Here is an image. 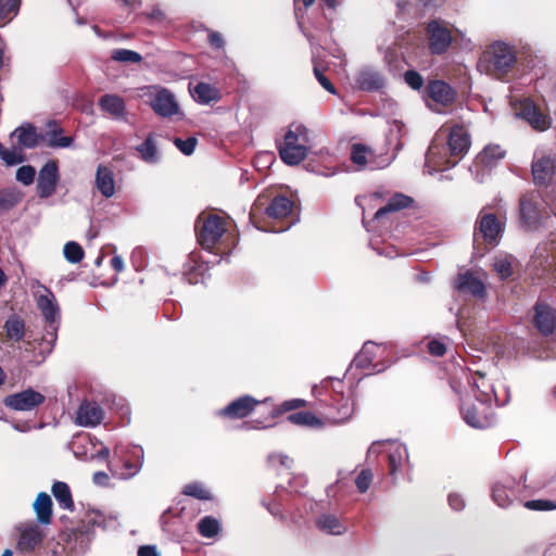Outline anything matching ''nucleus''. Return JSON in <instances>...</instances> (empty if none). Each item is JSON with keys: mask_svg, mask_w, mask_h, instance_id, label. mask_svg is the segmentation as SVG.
I'll use <instances>...</instances> for the list:
<instances>
[{"mask_svg": "<svg viewBox=\"0 0 556 556\" xmlns=\"http://www.w3.org/2000/svg\"><path fill=\"white\" fill-rule=\"evenodd\" d=\"M470 147V136L463 125L451 127L447 141L437 137L426 153L425 170L432 175L455 166Z\"/></svg>", "mask_w": 556, "mask_h": 556, "instance_id": "1", "label": "nucleus"}, {"mask_svg": "<svg viewBox=\"0 0 556 556\" xmlns=\"http://www.w3.org/2000/svg\"><path fill=\"white\" fill-rule=\"evenodd\" d=\"M311 149V130L302 124H292L278 146L279 156L290 166L299 165Z\"/></svg>", "mask_w": 556, "mask_h": 556, "instance_id": "2", "label": "nucleus"}, {"mask_svg": "<svg viewBox=\"0 0 556 556\" xmlns=\"http://www.w3.org/2000/svg\"><path fill=\"white\" fill-rule=\"evenodd\" d=\"M41 288L45 290V294L37 296V306L47 324L46 336L42 340L52 345L56 340V332L60 326V306L52 291L45 286H41Z\"/></svg>", "mask_w": 556, "mask_h": 556, "instance_id": "3", "label": "nucleus"}, {"mask_svg": "<svg viewBox=\"0 0 556 556\" xmlns=\"http://www.w3.org/2000/svg\"><path fill=\"white\" fill-rule=\"evenodd\" d=\"M510 104L516 117L528 122L533 129L546 130L551 126L548 116L543 114L529 98L510 96Z\"/></svg>", "mask_w": 556, "mask_h": 556, "instance_id": "4", "label": "nucleus"}, {"mask_svg": "<svg viewBox=\"0 0 556 556\" xmlns=\"http://www.w3.org/2000/svg\"><path fill=\"white\" fill-rule=\"evenodd\" d=\"M426 33L431 54L441 55L445 53L453 42L450 25L443 20H431L427 24Z\"/></svg>", "mask_w": 556, "mask_h": 556, "instance_id": "5", "label": "nucleus"}, {"mask_svg": "<svg viewBox=\"0 0 556 556\" xmlns=\"http://www.w3.org/2000/svg\"><path fill=\"white\" fill-rule=\"evenodd\" d=\"M533 324L545 337L556 330V301L539 298L533 306Z\"/></svg>", "mask_w": 556, "mask_h": 556, "instance_id": "6", "label": "nucleus"}, {"mask_svg": "<svg viewBox=\"0 0 556 556\" xmlns=\"http://www.w3.org/2000/svg\"><path fill=\"white\" fill-rule=\"evenodd\" d=\"M197 220L195 229L199 243L204 249H212L226 231L223 219L217 215H208L202 220Z\"/></svg>", "mask_w": 556, "mask_h": 556, "instance_id": "7", "label": "nucleus"}, {"mask_svg": "<svg viewBox=\"0 0 556 556\" xmlns=\"http://www.w3.org/2000/svg\"><path fill=\"white\" fill-rule=\"evenodd\" d=\"M489 63H492L496 78L502 79L516 63L514 49L503 41H496L489 46Z\"/></svg>", "mask_w": 556, "mask_h": 556, "instance_id": "8", "label": "nucleus"}, {"mask_svg": "<svg viewBox=\"0 0 556 556\" xmlns=\"http://www.w3.org/2000/svg\"><path fill=\"white\" fill-rule=\"evenodd\" d=\"M60 180L56 161H48L39 170L37 178V194L40 199L52 197Z\"/></svg>", "mask_w": 556, "mask_h": 556, "instance_id": "9", "label": "nucleus"}, {"mask_svg": "<svg viewBox=\"0 0 556 556\" xmlns=\"http://www.w3.org/2000/svg\"><path fill=\"white\" fill-rule=\"evenodd\" d=\"M45 400L43 394L28 388L22 392L8 395L4 397L3 404L13 410L28 412L43 404Z\"/></svg>", "mask_w": 556, "mask_h": 556, "instance_id": "10", "label": "nucleus"}, {"mask_svg": "<svg viewBox=\"0 0 556 556\" xmlns=\"http://www.w3.org/2000/svg\"><path fill=\"white\" fill-rule=\"evenodd\" d=\"M18 532L17 549L22 553L35 551L43 540V531L35 521L23 522L16 527Z\"/></svg>", "mask_w": 556, "mask_h": 556, "instance_id": "11", "label": "nucleus"}, {"mask_svg": "<svg viewBox=\"0 0 556 556\" xmlns=\"http://www.w3.org/2000/svg\"><path fill=\"white\" fill-rule=\"evenodd\" d=\"M354 83L357 89L366 92H375L381 90L386 85L384 75L372 66L361 67L355 76Z\"/></svg>", "mask_w": 556, "mask_h": 556, "instance_id": "12", "label": "nucleus"}, {"mask_svg": "<svg viewBox=\"0 0 556 556\" xmlns=\"http://www.w3.org/2000/svg\"><path fill=\"white\" fill-rule=\"evenodd\" d=\"M556 174V159L551 155L534 156L532 162L533 181L538 186H547Z\"/></svg>", "mask_w": 556, "mask_h": 556, "instance_id": "13", "label": "nucleus"}, {"mask_svg": "<svg viewBox=\"0 0 556 556\" xmlns=\"http://www.w3.org/2000/svg\"><path fill=\"white\" fill-rule=\"evenodd\" d=\"M152 110L162 117H172L179 112L175 96L167 89H159L150 99Z\"/></svg>", "mask_w": 556, "mask_h": 556, "instance_id": "14", "label": "nucleus"}, {"mask_svg": "<svg viewBox=\"0 0 556 556\" xmlns=\"http://www.w3.org/2000/svg\"><path fill=\"white\" fill-rule=\"evenodd\" d=\"M426 94L437 104L447 106L456 99V91L443 80H430L426 87Z\"/></svg>", "mask_w": 556, "mask_h": 556, "instance_id": "15", "label": "nucleus"}, {"mask_svg": "<svg viewBox=\"0 0 556 556\" xmlns=\"http://www.w3.org/2000/svg\"><path fill=\"white\" fill-rule=\"evenodd\" d=\"M258 404V401L253 399L250 395H243L231 403H229L226 407L218 412V415L228 417L231 419H239L247 417L250 413H252L255 406Z\"/></svg>", "mask_w": 556, "mask_h": 556, "instance_id": "16", "label": "nucleus"}, {"mask_svg": "<svg viewBox=\"0 0 556 556\" xmlns=\"http://www.w3.org/2000/svg\"><path fill=\"white\" fill-rule=\"evenodd\" d=\"M104 418L103 409L94 402H84L76 414V424L81 427H94Z\"/></svg>", "mask_w": 556, "mask_h": 556, "instance_id": "17", "label": "nucleus"}, {"mask_svg": "<svg viewBox=\"0 0 556 556\" xmlns=\"http://www.w3.org/2000/svg\"><path fill=\"white\" fill-rule=\"evenodd\" d=\"M455 290L463 293H470L473 296H483L484 283L470 270L458 274L454 280Z\"/></svg>", "mask_w": 556, "mask_h": 556, "instance_id": "18", "label": "nucleus"}, {"mask_svg": "<svg viewBox=\"0 0 556 556\" xmlns=\"http://www.w3.org/2000/svg\"><path fill=\"white\" fill-rule=\"evenodd\" d=\"M100 109L117 121H127L126 104L122 97L112 93L103 94L98 102Z\"/></svg>", "mask_w": 556, "mask_h": 556, "instance_id": "19", "label": "nucleus"}, {"mask_svg": "<svg viewBox=\"0 0 556 556\" xmlns=\"http://www.w3.org/2000/svg\"><path fill=\"white\" fill-rule=\"evenodd\" d=\"M486 210L482 207L478 215L477 227L473 232V258H482L486 252Z\"/></svg>", "mask_w": 556, "mask_h": 556, "instance_id": "20", "label": "nucleus"}, {"mask_svg": "<svg viewBox=\"0 0 556 556\" xmlns=\"http://www.w3.org/2000/svg\"><path fill=\"white\" fill-rule=\"evenodd\" d=\"M96 188L106 199L112 198L115 193V180L113 170L100 164L96 172Z\"/></svg>", "mask_w": 556, "mask_h": 556, "instance_id": "21", "label": "nucleus"}, {"mask_svg": "<svg viewBox=\"0 0 556 556\" xmlns=\"http://www.w3.org/2000/svg\"><path fill=\"white\" fill-rule=\"evenodd\" d=\"M389 473L396 477L404 462L408 459V452L405 445L388 442Z\"/></svg>", "mask_w": 556, "mask_h": 556, "instance_id": "22", "label": "nucleus"}, {"mask_svg": "<svg viewBox=\"0 0 556 556\" xmlns=\"http://www.w3.org/2000/svg\"><path fill=\"white\" fill-rule=\"evenodd\" d=\"M511 339L507 334L489 337V353H493L495 364L504 358L513 356Z\"/></svg>", "mask_w": 556, "mask_h": 556, "instance_id": "23", "label": "nucleus"}, {"mask_svg": "<svg viewBox=\"0 0 556 556\" xmlns=\"http://www.w3.org/2000/svg\"><path fill=\"white\" fill-rule=\"evenodd\" d=\"M413 203V199L403 193H395L388 203L380 207L374 216L375 220H378L389 213L396 212L406 207H409Z\"/></svg>", "mask_w": 556, "mask_h": 556, "instance_id": "24", "label": "nucleus"}, {"mask_svg": "<svg viewBox=\"0 0 556 556\" xmlns=\"http://www.w3.org/2000/svg\"><path fill=\"white\" fill-rule=\"evenodd\" d=\"M12 135L17 137V142L22 148L34 149L39 144L40 136L31 124L17 127Z\"/></svg>", "mask_w": 556, "mask_h": 556, "instance_id": "25", "label": "nucleus"}, {"mask_svg": "<svg viewBox=\"0 0 556 556\" xmlns=\"http://www.w3.org/2000/svg\"><path fill=\"white\" fill-rule=\"evenodd\" d=\"M140 159L148 164H156L160 161V153L153 134L147 136L144 141L136 147Z\"/></svg>", "mask_w": 556, "mask_h": 556, "instance_id": "26", "label": "nucleus"}, {"mask_svg": "<svg viewBox=\"0 0 556 556\" xmlns=\"http://www.w3.org/2000/svg\"><path fill=\"white\" fill-rule=\"evenodd\" d=\"M517 260L511 254L502 253L494 257L493 269L502 280L510 278Z\"/></svg>", "mask_w": 556, "mask_h": 556, "instance_id": "27", "label": "nucleus"}, {"mask_svg": "<svg viewBox=\"0 0 556 556\" xmlns=\"http://www.w3.org/2000/svg\"><path fill=\"white\" fill-rule=\"evenodd\" d=\"M34 509L40 523L48 525L51 522L52 501L50 495L45 492L39 493L34 503Z\"/></svg>", "mask_w": 556, "mask_h": 556, "instance_id": "28", "label": "nucleus"}, {"mask_svg": "<svg viewBox=\"0 0 556 556\" xmlns=\"http://www.w3.org/2000/svg\"><path fill=\"white\" fill-rule=\"evenodd\" d=\"M293 207L292 201L285 197L278 195L274 198L266 208V214L273 218H283L288 216Z\"/></svg>", "mask_w": 556, "mask_h": 556, "instance_id": "29", "label": "nucleus"}, {"mask_svg": "<svg viewBox=\"0 0 556 556\" xmlns=\"http://www.w3.org/2000/svg\"><path fill=\"white\" fill-rule=\"evenodd\" d=\"M316 527L332 535H340L345 532V526L332 514H324L316 519Z\"/></svg>", "mask_w": 556, "mask_h": 556, "instance_id": "30", "label": "nucleus"}, {"mask_svg": "<svg viewBox=\"0 0 556 556\" xmlns=\"http://www.w3.org/2000/svg\"><path fill=\"white\" fill-rule=\"evenodd\" d=\"M3 328L7 337L14 342H20L25 336V321L16 314L7 318Z\"/></svg>", "mask_w": 556, "mask_h": 556, "instance_id": "31", "label": "nucleus"}, {"mask_svg": "<svg viewBox=\"0 0 556 556\" xmlns=\"http://www.w3.org/2000/svg\"><path fill=\"white\" fill-rule=\"evenodd\" d=\"M520 219L529 229L534 228L539 222V214L535 204L527 197L520 199Z\"/></svg>", "mask_w": 556, "mask_h": 556, "instance_id": "32", "label": "nucleus"}, {"mask_svg": "<svg viewBox=\"0 0 556 556\" xmlns=\"http://www.w3.org/2000/svg\"><path fill=\"white\" fill-rule=\"evenodd\" d=\"M49 131L48 146L51 148H68L72 146L74 139L72 137L62 136L63 129L55 121L48 123Z\"/></svg>", "mask_w": 556, "mask_h": 556, "instance_id": "33", "label": "nucleus"}, {"mask_svg": "<svg viewBox=\"0 0 556 556\" xmlns=\"http://www.w3.org/2000/svg\"><path fill=\"white\" fill-rule=\"evenodd\" d=\"M506 218L489 213V247H496L505 231Z\"/></svg>", "mask_w": 556, "mask_h": 556, "instance_id": "34", "label": "nucleus"}, {"mask_svg": "<svg viewBox=\"0 0 556 556\" xmlns=\"http://www.w3.org/2000/svg\"><path fill=\"white\" fill-rule=\"evenodd\" d=\"M52 494L63 509L74 510V502L70 486L62 481H56L52 485Z\"/></svg>", "mask_w": 556, "mask_h": 556, "instance_id": "35", "label": "nucleus"}, {"mask_svg": "<svg viewBox=\"0 0 556 556\" xmlns=\"http://www.w3.org/2000/svg\"><path fill=\"white\" fill-rule=\"evenodd\" d=\"M379 350V348L372 343V342H366L358 354L354 357L352 361V366H355L356 368H368L375 356L376 352Z\"/></svg>", "mask_w": 556, "mask_h": 556, "instance_id": "36", "label": "nucleus"}, {"mask_svg": "<svg viewBox=\"0 0 556 556\" xmlns=\"http://www.w3.org/2000/svg\"><path fill=\"white\" fill-rule=\"evenodd\" d=\"M287 420L293 425L311 428H317L323 425L321 420L314 413L307 410L292 413L287 417Z\"/></svg>", "mask_w": 556, "mask_h": 556, "instance_id": "37", "label": "nucleus"}, {"mask_svg": "<svg viewBox=\"0 0 556 556\" xmlns=\"http://www.w3.org/2000/svg\"><path fill=\"white\" fill-rule=\"evenodd\" d=\"M469 172L478 182H484L486 175V147H484L476 156L469 167Z\"/></svg>", "mask_w": 556, "mask_h": 556, "instance_id": "38", "label": "nucleus"}, {"mask_svg": "<svg viewBox=\"0 0 556 556\" xmlns=\"http://www.w3.org/2000/svg\"><path fill=\"white\" fill-rule=\"evenodd\" d=\"M193 94L198 102L208 104L218 99V91L216 88L206 83H199L193 90Z\"/></svg>", "mask_w": 556, "mask_h": 556, "instance_id": "39", "label": "nucleus"}, {"mask_svg": "<svg viewBox=\"0 0 556 556\" xmlns=\"http://www.w3.org/2000/svg\"><path fill=\"white\" fill-rule=\"evenodd\" d=\"M111 59L125 64H136L142 61L140 53L129 49H114L111 52Z\"/></svg>", "mask_w": 556, "mask_h": 556, "instance_id": "40", "label": "nucleus"}, {"mask_svg": "<svg viewBox=\"0 0 556 556\" xmlns=\"http://www.w3.org/2000/svg\"><path fill=\"white\" fill-rule=\"evenodd\" d=\"M198 530L202 536L210 539L219 532L220 525L214 517L205 516L199 521Z\"/></svg>", "mask_w": 556, "mask_h": 556, "instance_id": "41", "label": "nucleus"}, {"mask_svg": "<svg viewBox=\"0 0 556 556\" xmlns=\"http://www.w3.org/2000/svg\"><path fill=\"white\" fill-rule=\"evenodd\" d=\"M464 420L467 425L476 429H483L485 416L478 417V409L473 404L464 406L462 408Z\"/></svg>", "mask_w": 556, "mask_h": 556, "instance_id": "42", "label": "nucleus"}, {"mask_svg": "<svg viewBox=\"0 0 556 556\" xmlns=\"http://www.w3.org/2000/svg\"><path fill=\"white\" fill-rule=\"evenodd\" d=\"M21 194L11 189L0 191V215L13 208L20 201Z\"/></svg>", "mask_w": 556, "mask_h": 556, "instance_id": "43", "label": "nucleus"}, {"mask_svg": "<svg viewBox=\"0 0 556 556\" xmlns=\"http://www.w3.org/2000/svg\"><path fill=\"white\" fill-rule=\"evenodd\" d=\"M65 260L71 264H78L83 261L85 252L83 248L75 241H68L63 248Z\"/></svg>", "mask_w": 556, "mask_h": 556, "instance_id": "44", "label": "nucleus"}, {"mask_svg": "<svg viewBox=\"0 0 556 556\" xmlns=\"http://www.w3.org/2000/svg\"><path fill=\"white\" fill-rule=\"evenodd\" d=\"M0 157L8 166L17 165L25 161V155L22 149L15 147L9 150L2 146V152L0 154Z\"/></svg>", "mask_w": 556, "mask_h": 556, "instance_id": "45", "label": "nucleus"}, {"mask_svg": "<svg viewBox=\"0 0 556 556\" xmlns=\"http://www.w3.org/2000/svg\"><path fill=\"white\" fill-rule=\"evenodd\" d=\"M354 408L353 404L350 403L349 400H343V402L338 407V412L336 415L329 417V420L332 424H341L349 420L353 415Z\"/></svg>", "mask_w": 556, "mask_h": 556, "instance_id": "46", "label": "nucleus"}, {"mask_svg": "<svg viewBox=\"0 0 556 556\" xmlns=\"http://www.w3.org/2000/svg\"><path fill=\"white\" fill-rule=\"evenodd\" d=\"M514 492L511 490H508L507 486H501L500 484H495L492 488V497L493 501L500 506V507H506L510 503V495H513Z\"/></svg>", "mask_w": 556, "mask_h": 556, "instance_id": "47", "label": "nucleus"}, {"mask_svg": "<svg viewBox=\"0 0 556 556\" xmlns=\"http://www.w3.org/2000/svg\"><path fill=\"white\" fill-rule=\"evenodd\" d=\"M368 149L361 143L353 144L351 150V161L359 168H364L367 164Z\"/></svg>", "mask_w": 556, "mask_h": 556, "instance_id": "48", "label": "nucleus"}, {"mask_svg": "<svg viewBox=\"0 0 556 556\" xmlns=\"http://www.w3.org/2000/svg\"><path fill=\"white\" fill-rule=\"evenodd\" d=\"M36 169L31 165H23L16 170L15 178L18 182L29 186L34 182Z\"/></svg>", "mask_w": 556, "mask_h": 556, "instance_id": "49", "label": "nucleus"}, {"mask_svg": "<svg viewBox=\"0 0 556 556\" xmlns=\"http://www.w3.org/2000/svg\"><path fill=\"white\" fill-rule=\"evenodd\" d=\"M123 466L126 471L118 472L117 470H114L113 468H110V470L113 476H116L119 479L126 480V479L134 477L136 473L139 472V470L141 468V462L132 463L130 460H125Z\"/></svg>", "mask_w": 556, "mask_h": 556, "instance_id": "50", "label": "nucleus"}, {"mask_svg": "<svg viewBox=\"0 0 556 556\" xmlns=\"http://www.w3.org/2000/svg\"><path fill=\"white\" fill-rule=\"evenodd\" d=\"M184 494L198 500H210V492L201 483H190L184 488Z\"/></svg>", "mask_w": 556, "mask_h": 556, "instance_id": "51", "label": "nucleus"}, {"mask_svg": "<svg viewBox=\"0 0 556 556\" xmlns=\"http://www.w3.org/2000/svg\"><path fill=\"white\" fill-rule=\"evenodd\" d=\"M18 0H0V18L11 20L17 13Z\"/></svg>", "mask_w": 556, "mask_h": 556, "instance_id": "52", "label": "nucleus"}, {"mask_svg": "<svg viewBox=\"0 0 556 556\" xmlns=\"http://www.w3.org/2000/svg\"><path fill=\"white\" fill-rule=\"evenodd\" d=\"M525 507L530 510L547 511L556 509V503L551 500H531L525 503Z\"/></svg>", "mask_w": 556, "mask_h": 556, "instance_id": "53", "label": "nucleus"}, {"mask_svg": "<svg viewBox=\"0 0 556 556\" xmlns=\"http://www.w3.org/2000/svg\"><path fill=\"white\" fill-rule=\"evenodd\" d=\"M197 142L198 140L195 137H189L187 139H174L175 147L185 155H191L194 152Z\"/></svg>", "mask_w": 556, "mask_h": 556, "instance_id": "54", "label": "nucleus"}, {"mask_svg": "<svg viewBox=\"0 0 556 556\" xmlns=\"http://www.w3.org/2000/svg\"><path fill=\"white\" fill-rule=\"evenodd\" d=\"M404 81L414 90H419L424 86V77L414 70H408L403 75Z\"/></svg>", "mask_w": 556, "mask_h": 556, "instance_id": "55", "label": "nucleus"}, {"mask_svg": "<svg viewBox=\"0 0 556 556\" xmlns=\"http://www.w3.org/2000/svg\"><path fill=\"white\" fill-rule=\"evenodd\" d=\"M371 481H372L371 471L368 469H364L357 476V478L355 480V484H356L357 490L361 493H365L369 489Z\"/></svg>", "mask_w": 556, "mask_h": 556, "instance_id": "56", "label": "nucleus"}, {"mask_svg": "<svg viewBox=\"0 0 556 556\" xmlns=\"http://www.w3.org/2000/svg\"><path fill=\"white\" fill-rule=\"evenodd\" d=\"M492 393L497 406H504L509 402L510 395L506 386H500L498 388L492 387Z\"/></svg>", "mask_w": 556, "mask_h": 556, "instance_id": "57", "label": "nucleus"}, {"mask_svg": "<svg viewBox=\"0 0 556 556\" xmlns=\"http://www.w3.org/2000/svg\"><path fill=\"white\" fill-rule=\"evenodd\" d=\"M314 75L324 89H326L328 92L332 94L337 93V89L333 86V84L317 65L314 66Z\"/></svg>", "mask_w": 556, "mask_h": 556, "instance_id": "58", "label": "nucleus"}, {"mask_svg": "<svg viewBox=\"0 0 556 556\" xmlns=\"http://www.w3.org/2000/svg\"><path fill=\"white\" fill-rule=\"evenodd\" d=\"M536 357L541 359L556 358V338L546 339L543 351Z\"/></svg>", "mask_w": 556, "mask_h": 556, "instance_id": "59", "label": "nucleus"}, {"mask_svg": "<svg viewBox=\"0 0 556 556\" xmlns=\"http://www.w3.org/2000/svg\"><path fill=\"white\" fill-rule=\"evenodd\" d=\"M506 150L497 144H489V167L493 162L504 159Z\"/></svg>", "mask_w": 556, "mask_h": 556, "instance_id": "60", "label": "nucleus"}, {"mask_svg": "<svg viewBox=\"0 0 556 556\" xmlns=\"http://www.w3.org/2000/svg\"><path fill=\"white\" fill-rule=\"evenodd\" d=\"M428 351L433 356H443L446 352L445 344L439 340H431L428 343Z\"/></svg>", "mask_w": 556, "mask_h": 556, "instance_id": "61", "label": "nucleus"}, {"mask_svg": "<svg viewBox=\"0 0 556 556\" xmlns=\"http://www.w3.org/2000/svg\"><path fill=\"white\" fill-rule=\"evenodd\" d=\"M448 505L452 509L459 511L465 507V501L462 495L452 493L448 495Z\"/></svg>", "mask_w": 556, "mask_h": 556, "instance_id": "62", "label": "nucleus"}, {"mask_svg": "<svg viewBox=\"0 0 556 556\" xmlns=\"http://www.w3.org/2000/svg\"><path fill=\"white\" fill-rule=\"evenodd\" d=\"M208 42L212 47H214L216 49H220L225 45L222 34H219L218 31H214V30L208 33Z\"/></svg>", "mask_w": 556, "mask_h": 556, "instance_id": "63", "label": "nucleus"}, {"mask_svg": "<svg viewBox=\"0 0 556 556\" xmlns=\"http://www.w3.org/2000/svg\"><path fill=\"white\" fill-rule=\"evenodd\" d=\"M545 202L556 217V186H551V190L545 195Z\"/></svg>", "mask_w": 556, "mask_h": 556, "instance_id": "64", "label": "nucleus"}]
</instances>
